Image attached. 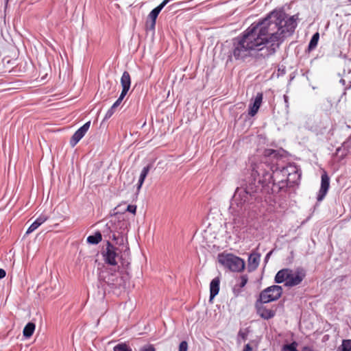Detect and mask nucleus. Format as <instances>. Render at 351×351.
<instances>
[{"label": "nucleus", "instance_id": "obj_4", "mask_svg": "<svg viewBox=\"0 0 351 351\" xmlns=\"http://www.w3.org/2000/svg\"><path fill=\"white\" fill-rule=\"evenodd\" d=\"M218 261L223 267L233 272H241L245 266L243 259L232 254H219Z\"/></svg>", "mask_w": 351, "mask_h": 351}, {"label": "nucleus", "instance_id": "obj_19", "mask_svg": "<svg viewBox=\"0 0 351 351\" xmlns=\"http://www.w3.org/2000/svg\"><path fill=\"white\" fill-rule=\"evenodd\" d=\"M35 330V324L32 322H29L23 329V335L25 337H30Z\"/></svg>", "mask_w": 351, "mask_h": 351}, {"label": "nucleus", "instance_id": "obj_5", "mask_svg": "<svg viewBox=\"0 0 351 351\" xmlns=\"http://www.w3.org/2000/svg\"><path fill=\"white\" fill-rule=\"evenodd\" d=\"M282 293V289L278 285L270 286L263 290L259 295L261 303H269L277 300Z\"/></svg>", "mask_w": 351, "mask_h": 351}, {"label": "nucleus", "instance_id": "obj_11", "mask_svg": "<svg viewBox=\"0 0 351 351\" xmlns=\"http://www.w3.org/2000/svg\"><path fill=\"white\" fill-rule=\"evenodd\" d=\"M171 0H164L159 5L152 10L148 15V18L150 19V28L154 29L156 25V19L162 10V9Z\"/></svg>", "mask_w": 351, "mask_h": 351}, {"label": "nucleus", "instance_id": "obj_9", "mask_svg": "<svg viewBox=\"0 0 351 351\" xmlns=\"http://www.w3.org/2000/svg\"><path fill=\"white\" fill-rule=\"evenodd\" d=\"M330 186V178L326 172H324L321 177V186L317 195V201H322L326 196Z\"/></svg>", "mask_w": 351, "mask_h": 351}, {"label": "nucleus", "instance_id": "obj_31", "mask_svg": "<svg viewBox=\"0 0 351 351\" xmlns=\"http://www.w3.org/2000/svg\"><path fill=\"white\" fill-rule=\"evenodd\" d=\"M239 336L241 337L244 341L247 339V334L241 330L239 332Z\"/></svg>", "mask_w": 351, "mask_h": 351}, {"label": "nucleus", "instance_id": "obj_1", "mask_svg": "<svg viewBox=\"0 0 351 351\" xmlns=\"http://www.w3.org/2000/svg\"><path fill=\"white\" fill-rule=\"evenodd\" d=\"M296 15L287 18L273 12L257 23H252L234 39L232 56L237 60L248 58H267L274 55L297 26Z\"/></svg>", "mask_w": 351, "mask_h": 351}, {"label": "nucleus", "instance_id": "obj_21", "mask_svg": "<svg viewBox=\"0 0 351 351\" xmlns=\"http://www.w3.org/2000/svg\"><path fill=\"white\" fill-rule=\"evenodd\" d=\"M337 350L341 351H351V340H343L341 345L338 348Z\"/></svg>", "mask_w": 351, "mask_h": 351}, {"label": "nucleus", "instance_id": "obj_32", "mask_svg": "<svg viewBox=\"0 0 351 351\" xmlns=\"http://www.w3.org/2000/svg\"><path fill=\"white\" fill-rule=\"evenodd\" d=\"M243 351H252V347L249 344H246Z\"/></svg>", "mask_w": 351, "mask_h": 351}, {"label": "nucleus", "instance_id": "obj_10", "mask_svg": "<svg viewBox=\"0 0 351 351\" xmlns=\"http://www.w3.org/2000/svg\"><path fill=\"white\" fill-rule=\"evenodd\" d=\"M263 304L264 303H261V302H259V299L257 300L256 303L257 313L265 319H269L274 317L276 315V311L274 310L267 308L263 305Z\"/></svg>", "mask_w": 351, "mask_h": 351}, {"label": "nucleus", "instance_id": "obj_29", "mask_svg": "<svg viewBox=\"0 0 351 351\" xmlns=\"http://www.w3.org/2000/svg\"><path fill=\"white\" fill-rule=\"evenodd\" d=\"M247 280L248 279H247V276H242L241 277V282L239 284V287L240 288L244 287L247 282Z\"/></svg>", "mask_w": 351, "mask_h": 351}, {"label": "nucleus", "instance_id": "obj_23", "mask_svg": "<svg viewBox=\"0 0 351 351\" xmlns=\"http://www.w3.org/2000/svg\"><path fill=\"white\" fill-rule=\"evenodd\" d=\"M278 151L273 149H267L264 151V157L265 158L271 156H273L274 158H277L278 156Z\"/></svg>", "mask_w": 351, "mask_h": 351}, {"label": "nucleus", "instance_id": "obj_14", "mask_svg": "<svg viewBox=\"0 0 351 351\" xmlns=\"http://www.w3.org/2000/svg\"><path fill=\"white\" fill-rule=\"evenodd\" d=\"M261 254L258 253H252L248 258V270L254 271L259 265Z\"/></svg>", "mask_w": 351, "mask_h": 351}, {"label": "nucleus", "instance_id": "obj_33", "mask_svg": "<svg viewBox=\"0 0 351 351\" xmlns=\"http://www.w3.org/2000/svg\"><path fill=\"white\" fill-rule=\"evenodd\" d=\"M6 275V272L3 269H0V279L3 278Z\"/></svg>", "mask_w": 351, "mask_h": 351}, {"label": "nucleus", "instance_id": "obj_20", "mask_svg": "<svg viewBox=\"0 0 351 351\" xmlns=\"http://www.w3.org/2000/svg\"><path fill=\"white\" fill-rule=\"evenodd\" d=\"M319 38V34L318 32H316L315 34H314L313 35V36L310 40V43L308 44V49L310 51L314 49L317 47Z\"/></svg>", "mask_w": 351, "mask_h": 351}, {"label": "nucleus", "instance_id": "obj_12", "mask_svg": "<svg viewBox=\"0 0 351 351\" xmlns=\"http://www.w3.org/2000/svg\"><path fill=\"white\" fill-rule=\"evenodd\" d=\"M263 95L262 93H258L256 95L252 104H250L248 114L251 117H254L258 111L262 104Z\"/></svg>", "mask_w": 351, "mask_h": 351}, {"label": "nucleus", "instance_id": "obj_22", "mask_svg": "<svg viewBox=\"0 0 351 351\" xmlns=\"http://www.w3.org/2000/svg\"><path fill=\"white\" fill-rule=\"evenodd\" d=\"M114 351H132V349L130 348L129 346H128L125 343H119L117 346H115L113 348Z\"/></svg>", "mask_w": 351, "mask_h": 351}, {"label": "nucleus", "instance_id": "obj_6", "mask_svg": "<svg viewBox=\"0 0 351 351\" xmlns=\"http://www.w3.org/2000/svg\"><path fill=\"white\" fill-rule=\"evenodd\" d=\"M99 279L112 288H121L124 286L123 280L122 278L119 276V274L117 271L112 272L107 269L101 272Z\"/></svg>", "mask_w": 351, "mask_h": 351}, {"label": "nucleus", "instance_id": "obj_34", "mask_svg": "<svg viewBox=\"0 0 351 351\" xmlns=\"http://www.w3.org/2000/svg\"><path fill=\"white\" fill-rule=\"evenodd\" d=\"M302 351H314L313 349L309 346H304Z\"/></svg>", "mask_w": 351, "mask_h": 351}, {"label": "nucleus", "instance_id": "obj_17", "mask_svg": "<svg viewBox=\"0 0 351 351\" xmlns=\"http://www.w3.org/2000/svg\"><path fill=\"white\" fill-rule=\"evenodd\" d=\"M149 169H150V167L149 165L143 167V169H142L140 177H139L138 186H137V191L138 192L141 190L142 185H143L147 174L149 171Z\"/></svg>", "mask_w": 351, "mask_h": 351}, {"label": "nucleus", "instance_id": "obj_7", "mask_svg": "<svg viewBox=\"0 0 351 351\" xmlns=\"http://www.w3.org/2000/svg\"><path fill=\"white\" fill-rule=\"evenodd\" d=\"M117 248L112 245L110 242H107L106 250L104 252V261L106 263L114 266L117 265Z\"/></svg>", "mask_w": 351, "mask_h": 351}, {"label": "nucleus", "instance_id": "obj_15", "mask_svg": "<svg viewBox=\"0 0 351 351\" xmlns=\"http://www.w3.org/2000/svg\"><path fill=\"white\" fill-rule=\"evenodd\" d=\"M49 217L47 215L42 214L40 215L28 228L26 234H29L36 230L40 226L44 223L47 219Z\"/></svg>", "mask_w": 351, "mask_h": 351}, {"label": "nucleus", "instance_id": "obj_35", "mask_svg": "<svg viewBox=\"0 0 351 351\" xmlns=\"http://www.w3.org/2000/svg\"><path fill=\"white\" fill-rule=\"evenodd\" d=\"M271 252H270L269 254H267V256H266V258H267V257H269V256L270 255V254H271Z\"/></svg>", "mask_w": 351, "mask_h": 351}, {"label": "nucleus", "instance_id": "obj_18", "mask_svg": "<svg viewBox=\"0 0 351 351\" xmlns=\"http://www.w3.org/2000/svg\"><path fill=\"white\" fill-rule=\"evenodd\" d=\"M101 239V234L99 232H96L93 235L87 237V242L90 244H98Z\"/></svg>", "mask_w": 351, "mask_h": 351}, {"label": "nucleus", "instance_id": "obj_8", "mask_svg": "<svg viewBox=\"0 0 351 351\" xmlns=\"http://www.w3.org/2000/svg\"><path fill=\"white\" fill-rule=\"evenodd\" d=\"M90 125V122L88 121L80 127L72 136L70 140L71 147H75L77 143L84 136Z\"/></svg>", "mask_w": 351, "mask_h": 351}, {"label": "nucleus", "instance_id": "obj_24", "mask_svg": "<svg viewBox=\"0 0 351 351\" xmlns=\"http://www.w3.org/2000/svg\"><path fill=\"white\" fill-rule=\"evenodd\" d=\"M297 343L293 341L290 344L285 345L282 348L283 351H298L296 349Z\"/></svg>", "mask_w": 351, "mask_h": 351}, {"label": "nucleus", "instance_id": "obj_26", "mask_svg": "<svg viewBox=\"0 0 351 351\" xmlns=\"http://www.w3.org/2000/svg\"><path fill=\"white\" fill-rule=\"evenodd\" d=\"M188 350V343L186 341H182L179 345L178 351H187Z\"/></svg>", "mask_w": 351, "mask_h": 351}, {"label": "nucleus", "instance_id": "obj_28", "mask_svg": "<svg viewBox=\"0 0 351 351\" xmlns=\"http://www.w3.org/2000/svg\"><path fill=\"white\" fill-rule=\"evenodd\" d=\"M115 112V109L112 108V107L107 111V112L105 114L104 119L107 120L110 119L113 114Z\"/></svg>", "mask_w": 351, "mask_h": 351}, {"label": "nucleus", "instance_id": "obj_16", "mask_svg": "<svg viewBox=\"0 0 351 351\" xmlns=\"http://www.w3.org/2000/svg\"><path fill=\"white\" fill-rule=\"evenodd\" d=\"M219 277H216L212 280L210 284V300H213L219 291Z\"/></svg>", "mask_w": 351, "mask_h": 351}, {"label": "nucleus", "instance_id": "obj_13", "mask_svg": "<svg viewBox=\"0 0 351 351\" xmlns=\"http://www.w3.org/2000/svg\"><path fill=\"white\" fill-rule=\"evenodd\" d=\"M121 84L122 86V95H126L130 90L131 85V78L130 73L128 71H124L121 77Z\"/></svg>", "mask_w": 351, "mask_h": 351}, {"label": "nucleus", "instance_id": "obj_25", "mask_svg": "<svg viewBox=\"0 0 351 351\" xmlns=\"http://www.w3.org/2000/svg\"><path fill=\"white\" fill-rule=\"evenodd\" d=\"M125 95H122V94L120 95L119 97L117 99V100L112 104L111 106L112 108L116 109L121 103L122 100L125 97Z\"/></svg>", "mask_w": 351, "mask_h": 351}, {"label": "nucleus", "instance_id": "obj_2", "mask_svg": "<svg viewBox=\"0 0 351 351\" xmlns=\"http://www.w3.org/2000/svg\"><path fill=\"white\" fill-rule=\"evenodd\" d=\"M251 177L253 182L248 189H237L234 195L233 202L241 197V204L247 199L248 194L257 192L261 187L278 185L280 189L284 187L287 182L294 183L299 176L295 167L289 166L281 169L271 166L267 161H260L252 165Z\"/></svg>", "mask_w": 351, "mask_h": 351}, {"label": "nucleus", "instance_id": "obj_30", "mask_svg": "<svg viewBox=\"0 0 351 351\" xmlns=\"http://www.w3.org/2000/svg\"><path fill=\"white\" fill-rule=\"evenodd\" d=\"M127 211L135 214L136 211V206L135 205H128L127 207Z\"/></svg>", "mask_w": 351, "mask_h": 351}, {"label": "nucleus", "instance_id": "obj_3", "mask_svg": "<svg viewBox=\"0 0 351 351\" xmlns=\"http://www.w3.org/2000/svg\"><path fill=\"white\" fill-rule=\"evenodd\" d=\"M306 276V272L302 268H297L295 270L291 269H282L278 271L275 276L276 283L285 282L287 287H295L300 285Z\"/></svg>", "mask_w": 351, "mask_h": 351}, {"label": "nucleus", "instance_id": "obj_36", "mask_svg": "<svg viewBox=\"0 0 351 351\" xmlns=\"http://www.w3.org/2000/svg\"><path fill=\"white\" fill-rule=\"evenodd\" d=\"M337 351H341V350H337Z\"/></svg>", "mask_w": 351, "mask_h": 351}, {"label": "nucleus", "instance_id": "obj_27", "mask_svg": "<svg viewBox=\"0 0 351 351\" xmlns=\"http://www.w3.org/2000/svg\"><path fill=\"white\" fill-rule=\"evenodd\" d=\"M140 351H156V349L153 345L149 344L142 347Z\"/></svg>", "mask_w": 351, "mask_h": 351}]
</instances>
